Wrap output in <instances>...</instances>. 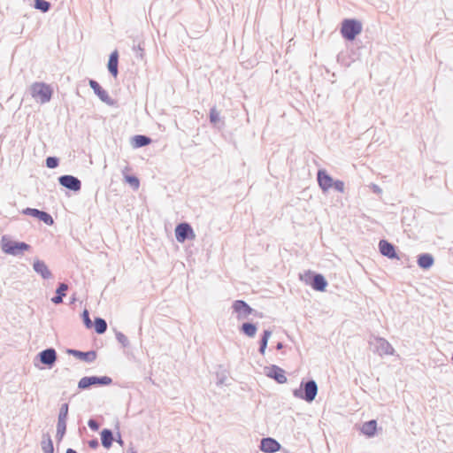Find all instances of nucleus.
Segmentation results:
<instances>
[{
  "instance_id": "1",
  "label": "nucleus",
  "mask_w": 453,
  "mask_h": 453,
  "mask_svg": "<svg viewBox=\"0 0 453 453\" xmlns=\"http://www.w3.org/2000/svg\"><path fill=\"white\" fill-rule=\"evenodd\" d=\"M318 394V385L314 380L302 382L300 388L293 391L295 397L311 403Z\"/></svg>"
},
{
  "instance_id": "2",
  "label": "nucleus",
  "mask_w": 453,
  "mask_h": 453,
  "mask_svg": "<svg viewBox=\"0 0 453 453\" xmlns=\"http://www.w3.org/2000/svg\"><path fill=\"white\" fill-rule=\"evenodd\" d=\"M2 250L9 255L20 256L25 251L30 250V245L23 242L12 241L7 236H3L1 240Z\"/></svg>"
},
{
  "instance_id": "3",
  "label": "nucleus",
  "mask_w": 453,
  "mask_h": 453,
  "mask_svg": "<svg viewBox=\"0 0 453 453\" xmlns=\"http://www.w3.org/2000/svg\"><path fill=\"white\" fill-rule=\"evenodd\" d=\"M52 88L44 82H35L30 87V94L32 97L41 104L50 102L52 96Z\"/></svg>"
},
{
  "instance_id": "4",
  "label": "nucleus",
  "mask_w": 453,
  "mask_h": 453,
  "mask_svg": "<svg viewBox=\"0 0 453 453\" xmlns=\"http://www.w3.org/2000/svg\"><path fill=\"white\" fill-rule=\"evenodd\" d=\"M362 32V24L357 19H347L342 23L341 33L343 38L352 41Z\"/></svg>"
},
{
  "instance_id": "5",
  "label": "nucleus",
  "mask_w": 453,
  "mask_h": 453,
  "mask_svg": "<svg viewBox=\"0 0 453 453\" xmlns=\"http://www.w3.org/2000/svg\"><path fill=\"white\" fill-rule=\"evenodd\" d=\"M112 382L111 378L108 376H102V377H96V376H90V377H83L78 382V388L80 389H87L91 386L94 385H102V386H107L110 385Z\"/></svg>"
},
{
  "instance_id": "6",
  "label": "nucleus",
  "mask_w": 453,
  "mask_h": 453,
  "mask_svg": "<svg viewBox=\"0 0 453 453\" xmlns=\"http://www.w3.org/2000/svg\"><path fill=\"white\" fill-rule=\"evenodd\" d=\"M233 311L236 313L239 320L247 319L255 311L243 300H236L232 305Z\"/></svg>"
},
{
  "instance_id": "7",
  "label": "nucleus",
  "mask_w": 453,
  "mask_h": 453,
  "mask_svg": "<svg viewBox=\"0 0 453 453\" xmlns=\"http://www.w3.org/2000/svg\"><path fill=\"white\" fill-rule=\"evenodd\" d=\"M175 237L179 242H184L186 240L194 239L195 234L193 228L188 223H180L175 227Z\"/></svg>"
},
{
  "instance_id": "8",
  "label": "nucleus",
  "mask_w": 453,
  "mask_h": 453,
  "mask_svg": "<svg viewBox=\"0 0 453 453\" xmlns=\"http://www.w3.org/2000/svg\"><path fill=\"white\" fill-rule=\"evenodd\" d=\"M58 182L64 188L74 192L80 191L81 188V180L73 175H62L58 178Z\"/></svg>"
},
{
  "instance_id": "9",
  "label": "nucleus",
  "mask_w": 453,
  "mask_h": 453,
  "mask_svg": "<svg viewBox=\"0 0 453 453\" xmlns=\"http://www.w3.org/2000/svg\"><path fill=\"white\" fill-rule=\"evenodd\" d=\"M371 344L374 345L376 351L379 355H393L395 352L394 348L391 344L384 338L376 337L373 341L370 342Z\"/></svg>"
},
{
  "instance_id": "10",
  "label": "nucleus",
  "mask_w": 453,
  "mask_h": 453,
  "mask_svg": "<svg viewBox=\"0 0 453 453\" xmlns=\"http://www.w3.org/2000/svg\"><path fill=\"white\" fill-rule=\"evenodd\" d=\"M265 374L275 380L278 383L283 384L287 382V377L285 375V371L279 367L278 365H273L271 366L265 367Z\"/></svg>"
},
{
  "instance_id": "11",
  "label": "nucleus",
  "mask_w": 453,
  "mask_h": 453,
  "mask_svg": "<svg viewBox=\"0 0 453 453\" xmlns=\"http://www.w3.org/2000/svg\"><path fill=\"white\" fill-rule=\"evenodd\" d=\"M88 84L102 102L105 103L108 105L114 104V101L110 97L107 91L104 90L97 81L94 80H89Z\"/></svg>"
},
{
  "instance_id": "12",
  "label": "nucleus",
  "mask_w": 453,
  "mask_h": 453,
  "mask_svg": "<svg viewBox=\"0 0 453 453\" xmlns=\"http://www.w3.org/2000/svg\"><path fill=\"white\" fill-rule=\"evenodd\" d=\"M42 364L52 367L57 361V351L53 348L46 349L38 354Z\"/></svg>"
},
{
  "instance_id": "13",
  "label": "nucleus",
  "mask_w": 453,
  "mask_h": 453,
  "mask_svg": "<svg viewBox=\"0 0 453 453\" xmlns=\"http://www.w3.org/2000/svg\"><path fill=\"white\" fill-rule=\"evenodd\" d=\"M280 444L273 438H263L260 442V449L265 453H274L280 449Z\"/></svg>"
},
{
  "instance_id": "14",
  "label": "nucleus",
  "mask_w": 453,
  "mask_h": 453,
  "mask_svg": "<svg viewBox=\"0 0 453 453\" xmlns=\"http://www.w3.org/2000/svg\"><path fill=\"white\" fill-rule=\"evenodd\" d=\"M66 352L69 355L75 357L76 358L85 361L87 363L93 362L96 357V353L94 350L83 352L77 349H68Z\"/></svg>"
},
{
  "instance_id": "15",
  "label": "nucleus",
  "mask_w": 453,
  "mask_h": 453,
  "mask_svg": "<svg viewBox=\"0 0 453 453\" xmlns=\"http://www.w3.org/2000/svg\"><path fill=\"white\" fill-rule=\"evenodd\" d=\"M380 252L388 258H398L395 246L386 240H380L379 242Z\"/></svg>"
},
{
  "instance_id": "16",
  "label": "nucleus",
  "mask_w": 453,
  "mask_h": 453,
  "mask_svg": "<svg viewBox=\"0 0 453 453\" xmlns=\"http://www.w3.org/2000/svg\"><path fill=\"white\" fill-rule=\"evenodd\" d=\"M317 179L319 187L324 192L332 188L334 180L325 170H319Z\"/></svg>"
},
{
  "instance_id": "17",
  "label": "nucleus",
  "mask_w": 453,
  "mask_h": 453,
  "mask_svg": "<svg viewBox=\"0 0 453 453\" xmlns=\"http://www.w3.org/2000/svg\"><path fill=\"white\" fill-rule=\"evenodd\" d=\"M33 268L35 272L42 276L44 280H49L52 278V273L48 268L47 265L42 260H35L33 264Z\"/></svg>"
},
{
  "instance_id": "18",
  "label": "nucleus",
  "mask_w": 453,
  "mask_h": 453,
  "mask_svg": "<svg viewBox=\"0 0 453 453\" xmlns=\"http://www.w3.org/2000/svg\"><path fill=\"white\" fill-rule=\"evenodd\" d=\"M118 64H119V53L117 50H114L111 53L109 61H108V70L113 77H117L118 71Z\"/></svg>"
},
{
  "instance_id": "19",
  "label": "nucleus",
  "mask_w": 453,
  "mask_h": 453,
  "mask_svg": "<svg viewBox=\"0 0 453 453\" xmlns=\"http://www.w3.org/2000/svg\"><path fill=\"white\" fill-rule=\"evenodd\" d=\"M377 430V422L374 419L365 422L361 426V432L368 436L373 437Z\"/></svg>"
},
{
  "instance_id": "20",
  "label": "nucleus",
  "mask_w": 453,
  "mask_h": 453,
  "mask_svg": "<svg viewBox=\"0 0 453 453\" xmlns=\"http://www.w3.org/2000/svg\"><path fill=\"white\" fill-rule=\"evenodd\" d=\"M418 266L423 269H428L434 265V257L429 253H423L418 257Z\"/></svg>"
},
{
  "instance_id": "21",
  "label": "nucleus",
  "mask_w": 453,
  "mask_h": 453,
  "mask_svg": "<svg viewBox=\"0 0 453 453\" xmlns=\"http://www.w3.org/2000/svg\"><path fill=\"white\" fill-rule=\"evenodd\" d=\"M311 285L317 291H324L327 286V281L322 274H315Z\"/></svg>"
},
{
  "instance_id": "22",
  "label": "nucleus",
  "mask_w": 453,
  "mask_h": 453,
  "mask_svg": "<svg viewBox=\"0 0 453 453\" xmlns=\"http://www.w3.org/2000/svg\"><path fill=\"white\" fill-rule=\"evenodd\" d=\"M68 286L65 283H60L56 290V296L51 298V302L55 304H59L63 302V297L65 296V292Z\"/></svg>"
},
{
  "instance_id": "23",
  "label": "nucleus",
  "mask_w": 453,
  "mask_h": 453,
  "mask_svg": "<svg viewBox=\"0 0 453 453\" xmlns=\"http://www.w3.org/2000/svg\"><path fill=\"white\" fill-rule=\"evenodd\" d=\"M113 440V434L110 429H104L101 432L102 445L104 448L109 449L111 446Z\"/></svg>"
},
{
  "instance_id": "24",
  "label": "nucleus",
  "mask_w": 453,
  "mask_h": 453,
  "mask_svg": "<svg viewBox=\"0 0 453 453\" xmlns=\"http://www.w3.org/2000/svg\"><path fill=\"white\" fill-rule=\"evenodd\" d=\"M241 331L249 337H254L257 333V326L253 323L246 322L242 325Z\"/></svg>"
},
{
  "instance_id": "25",
  "label": "nucleus",
  "mask_w": 453,
  "mask_h": 453,
  "mask_svg": "<svg viewBox=\"0 0 453 453\" xmlns=\"http://www.w3.org/2000/svg\"><path fill=\"white\" fill-rule=\"evenodd\" d=\"M94 326H95V331L99 334L105 333V331L107 330V323L102 318L95 319Z\"/></svg>"
},
{
  "instance_id": "26",
  "label": "nucleus",
  "mask_w": 453,
  "mask_h": 453,
  "mask_svg": "<svg viewBox=\"0 0 453 453\" xmlns=\"http://www.w3.org/2000/svg\"><path fill=\"white\" fill-rule=\"evenodd\" d=\"M151 139L146 135L139 134L134 137V147L136 148H141L149 145Z\"/></svg>"
},
{
  "instance_id": "27",
  "label": "nucleus",
  "mask_w": 453,
  "mask_h": 453,
  "mask_svg": "<svg viewBox=\"0 0 453 453\" xmlns=\"http://www.w3.org/2000/svg\"><path fill=\"white\" fill-rule=\"evenodd\" d=\"M42 449L43 453H53L54 447L50 435H47L42 441Z\"/></svg>"
},
{
  "instance_id": "28",
  "label": "nucleus",
  "mask_w": 453,
  "mask_h": 453,
  "mask_svg": "<svg viewBox=\"0 0 453 453\" xmlns=\"http://www.w3.org/2000/svg\"><path fill=\"white\" fill-rule=\"evenodd\" d=\"M66 431V420H59L58 419L57 424V437L61 440L65 435Z\"/></svg>"
},
{
  "instance_id": "29",
  "label": "nucleus",
  "mask_w": 453,
  "mask_h": 453,
  "mask_svg": "<svg viewBox=\"0 0 453 453\" xmlns=\"http://www.w3.org/2000/svg\"><path fill=\"white\" fill-rule=\"evenodd\" d=\"M35 8L42 12H47L50 8V4L45 0H35Z\"/></svg>"
},
{
  "instance_id": "30",
  "label": "nucleus",
  "mask_w": 453,
  "mask_h": 453,
  "mask_svg": "<svg viewBox=\"0 0 453 453\" xmlns=\"http://www.w3.org/2000/svg\"><path fill=\"white\" fill-rule=\"evenodd\" d=\"M37 219H39L41 221L44 222L46 225L49 226L52 225L54 222L52 217L48 212H45L43 211H41Z\"/></svg>"
},
{
  "instance_id": "31",
  "label": "nucleus",
  "mask_w": 453,
  "mask_h": 453,
  "mask_svg": "<svg viewBox=\"0 0 453 453\" xmlns=\"http://www.w3.org/2000/svg\"><path fill=\"white\" fill-rule=\"evenodd\" d=\"M68 410H69L68 403H65L61 404L58 419L66 420L67 416H68Z\"/></svg>"
},
{
  "instance_id": "32",
  "label": "nucleus",
  "mask_w": 453,
  "mask_h": 453,
  "mask_svg": "<svg viewBox=\"0 0 453 453\" xmlns=\"http://www.w3.org/2000/svg\"><path fill=\"white\" fill-rule=\"evenodd\" d=\"M126 181L130 184L134 189H138L140 186V181L137 177L134 175H126L125 176Z\"/></svg>"
},
{
  "instance_id": "33",
  "label": "nucleus",
  "mask_w": 453,
  "mask_h": 453,
  "mask_svg": "<svg viewBox=\"0 0 453 453\" xmlns=\"http://www.w3.org/2000/svg\"><path fill=\"white\" fill-rule=\"evenodd\" d=\"M116 339L122 345V347L127 348L129 346V341L127 337L121 332H116Z\"/></svg>"
},
{
  "instance_id": "34",
  "label": "nucleus",
  "mask_w": 453,
  "mask_h": 453,
  "mask_svg": "<svg viewBox=\"0 0 453 453\" xmlns=\"http://www.w3.org/2000/svg\"><path fill=\"white\" fill-rule=\"evenodd\" d=\"M59 160L56 157H48L46 158V165L47 167L53 169L58 165Z\"/></svg>"
},
{
  "instance_id": "35",
  "label": "nucleus",
  "mask_w": 453,
  "mask_h": 453,
  "mask_svg": "<svg viewBox=\"0 0 453 453\" xmlns=\"http://www.w3.org/2000/svg\"><path fill=\"white\" fill-rule=\"evenodd\" d=\"M219 120V112L216 110L215 107H213L210 111V121L212 124H216Z\"/></svg>"
},
{
  "instance_id": "36",
  "label": "nucleus",
  "mask_w": 453,
  "mask_h": 453,
  "mask_svg": "<svg viewBox=\"0 0 453 453\" xmlns=\"http://www.w3.org/2000/svg\"><path fill=\"white\" fill-rule=\"evenodd\" d=\"M82 319L87 328H91L93 324L89 318V313L87 310H84L82 312Z\"/></svg>"
},
{
  "instance_id": "37",
  "label": "nucleus",
  "mask_w": 453,
  "mask_h": 453,
  "mask_svg": "<svg viewBox=\"0 0 453 453\" xmlns=\"http://www.w3.org/2000/svg\"><path fill=\"white\" fill-rule=\"evenodd\" d=\"M272 335V332L270 330H265L262 335V338L260 340V346H265L267 347V343L269 341V338Z\"/></svg>"
},
{
  "instance_id": "38",
  "label": "nucleus",
  "mask_w": 453,
  "mask_h": 453,
  "mask_svg": "<svg viewBox=\"0 0 453 453\" xmlns=\"http://www.w3.org/2000/svg\"><path fill=\"white\" fill-rule=\"evenodd\" d=\"M22 212L25 215H29V216H32L34 218H37L39 216L41 211L38 210V209L27 208V209L23 210Z\"/></svg>"
},
{
  "instance_id": "39",
  "label": "nucleus",
  "mask_w": 453,
  "mask_h": 453,
  "mask_svg": "<svg viewBox=\"0 0 453 453\" xmlns=\"http://www.w3.org/2000/svg\"><path fill=\"white\" fill-rule=\"evenodd\" d=\"M335 190L342 193L344 192V182L342 180H333V186Z\"/></svg>"
},
{
  "instance_id": "40",
  "label": "nucleus",
  "mask_w": 453,
  "mask_h": 453,
  "mask_svg": "<svg viewBox=\"0 0 453 453\" xmlns=\"http://www.w3.org/2000/svg\"><path fill=\"white\" fill-rule=\"evenodd\" d=\"M88 426L93 431H97L99 429V424L95 419L90 418L88 422Z\"/></svg>"
},
{
  "instance_id": "41",
  "label": "nucleus",
  "mask_w": 453,
  "mask_h": 453,
  "mask_svg": "<svg viewBox=\"0 0 453 453\" xmlns=\"http://www.w3.org/2000/svg\"><path fill=\"white\" fill-rule=\"evenodd\" d=\"M99 443H98V441L96 439H93V440H90L88 441V446L91 448V449H96L98 447Z\"/></svg>"
},
{
  "instance_id": "42",
  "label": "nucleus",
  "mask_w": 453,
  "mask_h": 453,
  "mask_svg": "<svg viewBox=\"0 0 453 453\" xmlns=\"http://www.w3.org/2000/svg\"><path fill=\"white\" fill-rule=\"evenodd\" d=\"M372 191L374 193H377V194H381L382 193V189L376 184H372Z\"/></svg>"
},
{
  "instance_id": "43",
  "label": "nucleus",
  "mask_w": 453,
  "mask_h": 453,
  "mask_svg": "<svg viewBox=\"0 0 453 453\" xmlns=\"http://www.w3.org/2000/svg\"><path fill=\"white\" fill-rule=\"evenodd\" d=\"M266 347L265 346H259V352L264 355L265 353Z\"/></svg>"
},
{
  "instance_id": "44",
  "label": "nucleus",
  "mask_w": 453,
  "mask_h": 453,
  "mask_svg": "<svg viewBox=\"0 0 453 453\" xmlns=\"http://www.w3.org/2000/svg\"><path fill=\"white\" fill-rule=\"evenodd\" d=\"M116 441L120 444L121 446L123 445L124 441H122L121 439V436L120 434H119V436H118V439L116 440Z\"/></svg>"
},
{
  "instance_id": "45",
  "label": "nucleus",
  "mask_w": 453,
  "mask_h": 453,
  "mask_svg": "<svg viewBox=\"0 0 453 453\" xmlns=\"http://www.w3.org/2000/svg\"><path fill=\"white\" fill-rule=\"evenodd\" d=\"M276 349L278 350H280L281 349H283V343L282 342H278L277 345H276Z\"/></svg>"
},
{
  "instance_id": "46",
  "label": "nucleus",
  "mask_w": 453,
  "mask_h": 453,
  "mask_svg": "<svg viewBox=\"0 0 453 453\" xmlns=\"http://www.w3.org/2000/svg\"><path fill=\"white\" fill-rule=\"evenodd\" d=\"M65 453H78V452L76 450L73 449H67Z\"/></svg>"
},
{
  "instance_id": "47",
  "label": "nucleus",
  "mask_w": 453,
  "mask_h": 453,
  "mask_svg": "<svg viewBox=\"0 0 453 453\" xmlns=\"http://www.w3.org/2000/svg\"><path fill=\"white\" fill-rule=\"evenodd\" d=\"M219 384H223V383H224V379H223V378H222V379H220V380H219Z\"/></svg>"
},
{
  "instance_id": "48",
  "label": "nucleus",
  "mask_w": 453,
  "mask_h": 453,
  "mask_svg": "<svg viewBox=\"0 0 453 453\" xmlns=\"http://www.w3.org/2000/svg\"><path fill=\"white\" fill-rule=\"evenodd\" d=\"M128 453H136V452L133 449H131Z\"/></svg>"
}]
</instances>
